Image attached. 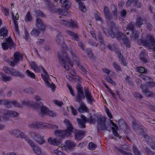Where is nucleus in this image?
<instances>
[{
    "mask_svg": "<svg viewBox=\"0 0 155 155\" xmlns=\"http://www.w3.org/2000/svg\"><path fill=\"white\" fill-rule=\"evenodd\" d=\"M64 123L66 125V130H57L54 131V134L61 138H64L71 135L72 132H74V129L69 120L65 119L64 120Z\"/></svg>",
    "mask_w": 155,
    "mask_h": 155,
    "instance_id": "1",
    "label": "nucleus"
},
{
    "mask_svg": "<svg viewBox=\"0 0 155 155\" xmlns=\"http://www.w3.org/2000/svg\"><path fill=\"white\" fill-rule=\"evenodd\" d=\"M108 32L113 38H117L118 40H123L127 36L121 32H119L117 28L114 23H111L108 29Z\"/></svg>",
    "mask_w": 155,
    "mask_h": 155,
    "instance_id": "2",
    "label": "nucleus"
},
{
    "mask_svg": "<svg viewBox=\"0 0 155 155\" xmlns=\"http://www.w3.org/2000/svg\"><path fill=\"white\" fill-rule=\"evenodd\" d=\"M58 58L59 63L61 65H63L64 68L66 70L68 71L69 70V65L66 64L65 60L68 62L69 64L72 67L73 66V63L70 59L68 57L66 53H63L60 55L58 54Z\"/></svg>",
    "mask_w": 155,
    "mask_h": 155,
    "instance_id": "3",
    "label": "nucleus"
},
{
    "mask_svg": "<svg viewBox=\"0 0 155 155\" xmlns=\"http://www.w3.org/2000/svg\"><path fill=\"white\" fill-rule=\"evenodd\" d=\"M141 42L144 46L149 47V49L155 51V40L152 36L150 35H147V39H142Z\"/></svg>",
    "mask_w": 155,
    "mask_h": 155,
    "instance_id": "4",
    "label": "nucleus"
},
{
    "mask_svg": "<svg viewBox=\"0 0 155 155\" xmlns=\"http://www.w3.org/2000/svg\"><path fill=\"white\" fill-rule=\"evenodd\" d=\"M76 89L77 93L75 97V101L79 103H81L82 100L85 97V96L84 95L83 88L81 84H77L76 85Z\"/></svg>",
    "mask_w": 155,
    "mask_h": 155,
    "instance_id": "5",
    "label": "nucleus"
},
{
    "mask_svg": "<svg viewBox=\"0 0 155 155\" xmlns=\"http://www.w3.org/2000/svg\"><path fill=\"white\" fill-rule=\"evenodd\" d=\"M0 105H5L6 107L8 108H11L12 105H14L16 107H22V106L20 104L18 103L17 101L4 99H0Z\"/></svg>",
    "mask_w": 155,
    "mask_h": 155,
    "instance_id": "6",
    "label": "nucleus"
},
{
    "mask_svg": "<svg viewBox=\"0 0 155 155\" xmlns=\"http://www.w3.org/2000/svg\"><path fill=\"white\" fill-rule=\"evenodd\" d=\"M3 69L6 73L10 74L13 76L18 77L21 78H23L24 77L23 74L13 68H11L7 67H4Z\"/></svg>",
    "mask_w": 155,
    "mask_h": 155,
    "instance_id": "7",
    "label": "nucleus"
},
{
    "mask_svg": "<svg viewBox=\"0 0 155 155\" xmlns=\"http://www.w3.org/2000/svg\"><path fill=\"white\" fill-rule=\"evenodd\" d=\"M14 58L13 61L9 60H7V62L12 67H14L18 62V61L22 58V57L20 53L18 51L16 52L14 54Z\"/></svg>",
    "mask_w": 155,
    "mask_h": 155,
    "instance_id": "8",
    "label": "nucleus"
},
{
    "mask_svg": "<svg viewBox=\"0 0 155 155\" xmlns=\"http://www.w3.org/2000/svg\"><path fill=\"white\" fill-rule=\"evenodd\" d=\"M5 39L6 42L2 43V48L4 50H6L8 48L11 49L12 48L14 47L15 44L10 37L7 39L5 38Z\"/></svg>",
    "mask_w": 155,
    "mask_h": 155,
    "instance_id": "9",
    "label": "nucleus"
},
{
    "mask_svg": "<svg viewBox=\"0 0 155 155\" xmlns=\"http://www.w3.org/2000/svg\"><path fill=\"white\" fill-rule=\"evenodd\" d=\"M26 141L32 147V149L36 154L38 155H41V149L38 146L35 145L33 141L29 139H27Z\"/></svg>",
    "mask_w": 155,
    "mask_h": 155,
    "instance_id": "10",
    "label": "nucleus"
},
{
    "mask_svg": "<svg viewBox=\"0 0 155 155\" xmlns=\"http://www.w3.org/2000/svg\"><path fill=\"white\" fill-rule=\"evenodd\" d=\"M28 127L30 128H44L46 124L42 122H33L28 124Z\"/></svg>",
    "mask_w": 155,
    "mask_h": 155,
    "instance_id": "11",
    "label": "nucleus"
},
{
    "mask_svg": "<svg viewBox=\"0 0 155 155\" xmlns=\"http://www.w3.org/2000/svg\"><path fill=\"white\" fill-rule=\"evenodd\" d=\"M10 134L14 136L21 138H25L27 136L23 132L18 130H13L10 132Z\"/></svg>",
    "mask_w": 155,
    "mask_h": 155,
    "instance_id": "12",
    "label": "nucleus"
},
{
    "mask_svg": "<svg viewBox=\"0 0 155 155\" xmlns=\"http://www.w3.org/2000/svg\"><path fill=\"white\" fill-rule=\"evenodd\" d=\"M84 91L86 97L88 101V102L90 104L92 105L93 102L94 101V100L91 95V93L89 91L88 88L85 89Z\"/></svg>",
    "mask_w": 155,
    "mask_h": 155,
    "instance_id": "13",
    "label": "nucleus"
},
{
    "mask_svg": "<svg viewBox=\"0 0 155 155\" xmlns=\"http://www.w3.org/2000/svg\"><path fill=\"white\" fill-rule=\"evenodd\" d=\"M35 25L40 30L44 31L45 30V27L41 20L37 18L36 20Z\"/></svg>",
    "mask_w": 155,
    "mask_h": 155,
    "instance_id": "14",
    "label": "nucleus"
},
{
    "mask_svg": "<svg viewBox=\"0 0 155 155\" xmlns=\"http://www.w3.org/2000/svg\"><path fill=\"white\" fill-rule=\"evenodd\" d=\"M49 109L46 107L42 106L40 107V112L39 115L41 117H43L45 115H47L49 113Z\"/></svg>",
    "mask_w": 155,
    "mask_h": 155,
    "instance_id": "15",
    "label": "nucleus"
},
{
    "mask_svg": "<svg viewBox=\"0 0 155 155\" xmlns=\"http://www.w3.org/2000/svg\"><path fill=\"white\" fill-rule=\"evenodd\" d=\"M31 64L32 68L34 71L36 72H39L40 70V68H41L43 70L45 74H46L47 76H48V75L47 74V72L45 71V69L41 67H40V66L38 67L35 62H32Z\"/></svg>",
    "mask_w": 155,
    "mask_h": 155,
    "instance_id": "16",
    "label": "nucleus"
},
{
    "mask_svg": "<svg viewBox=\"0 0 155 155\" xmlns=\"http://www.w3.org/2000/svg\"><path fill=\"white\" fill-rule=\"evenodd\" d=\"M4 114L7 116H9L12 117H17L19 114L17 112L13 111H8L7 110H5L4 111Z\"/></svg>",
    "mask_w": 155,
    "mask_h": 155,
    "instance_id": "17",
    "label": "nucleus"
},
{
    "mask_svg": "<svg viewBox=\"0 0 155 155\" xmlns=\"http://www.w3.org/2000/svg\"><path fill=\"white\" fill-rule=\"evenodd\" d=\"M43 79L45 82L46 85L48 87L52 89L53 91H54L55 86L54 84L51 82V84L48 81V78L46 76H43Z\"/></svg>",
    "mask_w": 155,
    "mask_h": 155,
    "instance_id": "18",
    "label": "nucleus"
},
{
    "mask_svg": "<svg viewBox=\"0 0 155 155\" xmlns=\"http://www.w3.org/2000/svg\"><path fill=\"white\" fill-rule=\"evenodd\" d=\"M74 135L75 139L77 140H80L84 137L85 132L84 131H77Z\"/></svg>",
    "mask_w": 155,
    "mask_h": 155,
    "instance_id": "19",
    "label": "nucleus"
},
{
    "mask_svg": "<svg viewBox=\"0 0 155 155\" xmlns=\"http://www.w3.org/2000/svg\"><path fill=\"white\" fill-rule=\"evenodd\" d=\"M139 37V34L137 31H132L130 34V38L131 40L135 41L138 39Z\"/></svg>",
    "mask_w": 155,
    "mask_h": 155,
    "instance_id": "20",
    "label": "nucleus"
},
{
    "mask_svg": "<svg viewBox=\"0 0 155 155\" xmlns=\"http://www.w3.org/2000/svg\"><path fill=\"white\" fill-rule=\"evenodd\" d=\"M56 40L58 44L61 45L64 44V38L61 33H59L58 34Z\"/></svg>",
    "mask_w": 155,
    "mask_h": 155,
    "instance_id": "21",
    "label": "nucleus"
},
{
    "mask_svg": "<svg viewBox=\"0 0 155 155\" xmlns=\"http://www.w3.org/2000/svg\"><path fill=\"white\" fill-rule=\"evenodd\" d=\"M48 142L51 145L54 146H58L60 144V142L56 139L50 137L48 140Z\"/></svg>",
    "mask_w": 155,
    "mask_h": 155,
    "instance_id": "22",
    "label": "nucleus"
},
{
    "mask_svg": "<svg viewBox=\"0 0 155 155\" xmlns=\"http://www.w3.org/2000/svg\"><path fill=\"white\" fill-rule=\"evenodd\" d=\"M61 3H63L62 6L64 10H67L70 7V3L69 1L67 0H60Z\"/></svg>",
    "mask_w": 155,
    "mask_h": 155,
    "instance_id": "23",
    "label": "nucleus"
},
{
    "mask_svg": "<svg viewBox=\"0 0 155 155\" xmlns=\"http://www.w3.org/2000/svg\"><path fill=\"white\" fill-rule=\"evenodd\" d=\"M85 0H79L78 1H76L78 3L79 5V8L83 12H85L86 11V7L82 1H84Z\"/></svg>",
    "mask_w": 155,
    "mask_h": 155,
    "instance_id": "24",
    "label": "nucleus"
},
{
    "mask_svg": "<svg viewBox=\"0 0 155 155\" xmlns=\"http://www.w3.org/2000/svg\"><path fill=\"white\" fill-rule=\"evenodd\" d=\"M78 110L81 113L83 111L87 112H88V109L84 104L81 102V106L78 109Z\"/></svg>",
    "mask_w": 155,
    "mask_h": 155,
    "instance_id": "25",
    "label": "nucleus"
},
{
    "mask_svg": "<svg viewBox=\"0 0 155 155\" xmlns=\"http://www.w3.org/2000/svg\"><path fill=\"white\" fill-rule=\"evenodd\" d=\"M45 136H43L42 137L41 135L39 137L38 139L35 142L38 143L39 144L42 145L46 143V141L44 139Z\"/></svg>",
    "mask_w": 155,
    "mask_h": 155,
    "instance_id": "26",
    "label": "nucleus"
},
{
    "mask_svg": "<svg viewBox=\"0 0 155 155\" xmlns=\"http://www.w3.org/2000/svg\"><path fill=\"white\" fill-rule=\"evenodd\" d=\"M75 146V143L71 140H68L66 141V147L69 149H72Z\"/></svg>",
    "mask_w": 155,
    "mask_h": 155,
    "instance_id": "27",
    "label": "nucleus"
},
{
    "mask_svg": "<svg viewBox=\"0 0 155 155\" xmlns=\"http://www.w3.org/2000/svg\"><path fill=\"white\" fill-rule=\"evenodd\" d=\"M141 88L142 92L145 93L146 96L149 97L152 96V93L149 91L148 89L143 86L141 87Z\"/></svg>",
    "mask_w": 155,
    "mask_h": 155,
    "instance_id": "28",
    "label": "nucleus"
},
{
    "mask_svg": "<svg viewBox=\"0 0 155 155\" xmlns=\"http://www.w3.org/2000/svg\"><path fill=\"white\" fill-rule=\"evenodd\" d=\"M95 117L97 118V120L98 125L105 123L106 120L105 118L101 117H97L96 115H95Z\"/></svg>",
    "mask_w": 155,
    "mask_h": 155,
    "instance_id": "29",
    "label": "nucleus"
},
{
    "mask_svg": "<svg viewBox=\"0 0 155 155\" xmlns=\"http://www.w3.org/2000/svg\"><path fill=\"white\" fill-rule=\"evenodd\" d=\"M30 134L31 137L35 141L40 135L39 134L34 132H30Z\"/></svg>",
    "mask_w": 155,
    "mask_h": 155,
    "instance_id": "30",
    "label": "nucleus"
},
{
    "mask_svg": "<svg viewBox=\"0 0 155 155\" xmlns=\"http://www.w3.org/2000/svg\"><path fill=\"white\" fill-rule=\"evenodd\" d=\"M77 121L81 128H84L85 127V124L86 122L87 121L82 120L80 118L77 119Z\"/></svg>",
    "mask_w": 155,
    "mask_h": 155,
    "instance_id": "31",
    "label": "nucleus"
},
{
    "mask_svg": "<svg viewBox=\"0 0 155 155\" xmlns=\"http://www.w3.org/2000/svg\"><path fill=\"white\" fill-rule=\"evenodd\" d=\"M40 32V31L38 29L35 28L32 30L31 32V34L32 35L35 37H38L39 36Z\"/></svg>",
    "mask_w": 155,
    "mask_h": 155,
    "instance_id": "32",
    "label": "nucleus"
},
{
    "mask_svg": "<svg viewBox=\"0 0 155 155\" xmlns=\"http://www.w3.org/2000/svg\"><path fill=\"white\" fill-rule=\"evenodd\" d=\"M143 20L142 18L140 17H139L136 19V21L135 24L138 27H140L143 24Z\"/></svg>",
    "mask_w": 155,
    "mask_h": 155,
    "instance_id": "33",
    "label": "nucleus"
},
{
    "mask_svg": "<svg viewBox=\"0 0 155 155\" xmlns=\"http://www.w3.org/2000/svg\"><path fill=\"white\" fill-rule=\"evenodd\" d=\"M32 17L30 12H28L26 14L25 18V21H31L32 20Z\"/></svg>",
    "mask_w": 155,
    "mask_h": 155,
    "instance_id": "34",
    "label": "nucleus"
},
{
    "mask_svg": "<svg viewBox=\"0 0 155 155\" xmlns=\"http://www.w3.org/2000/svg\"><path fill=\"white\" fill-rule=\"evenodd\" d=\"M132 127L135 130V131L140 127H141V126L138 123L136 120H134L132 123Z\"/></svg>",
    "mask_w": 155,
    "mask_h": 155,
    "instance_id": "35",
    "label": "nucleus"
},
{
    "mask_svg": "<svg viewBox=\"0 0 155 155\" xmlns=\"http://www.w3.org/2000/svg\"><path fill=\"white\" fill-rule=\"evenodd\" d=\"M135 25V23L134 22H131L128 25L127 27V29L130 30L132 31H134Z\"/></svg>",
    "mask_w": 155,
    "mask_h": 155,
    "instance_id": "36",
    "label": "nucleus"
},
{
    "mask_svg": "<svg viewBox=\"0 0 155 155\" xmlns=\"http://www.w3.org/2000/svg\"><path fill=\"white\" fill-rule=\"evenodd\" d=\"M137 71L140 73L147 74V70L142 67H138L136 68Z\"/></svg>",
    "mask_w": 155,
    "mask_h": 155,
    "instance_id": "37",
    "label": "nucleus"
},
{
    "mask_svg": "<svg viewBox=\"0 0 155 155\" xmlns=\"http://www.w3.org/2000/svg\"><path fill=\"white\" fill-rule=\"evenodd\" d=\"M123 42L127 48H130V41L127 36L123 40Z\"/></svg>",
    "mask_w": 155,
    "mask_h": 155,
    "instance_id": "38",
    "label": "nucleus"
},
{
    "mask_svg": "<svg viewBox=\"0 0 155 155\" xmlns=\"http://www.w3.org/2000/svg\"><path fill=\"white\" fill-rule=\"evenodd\" d=\"M48 10L53 13H60L61 12L60 9L54 7L53 5L51 8H49Z\"/></svg>",
    "mask_w": 155,
    "mask_h": 155,
    "instance_id": "39",
    "label": "nucleus"
},
{
    "mask_svg": "<svg viewBox=\"0 0 155 155\" xmlns=\"http://www.w3.org/2000/svg\"><path fill=\"white\" fill-rule=\"evenodd\" d=\"M68 26V27H70L71 28H75L77 27V24L74 21L71 19L69 21V23Z\"/></svg>",
    "mask_w": 155,
    "mask_h": 155,
    "instance_id": "40",
    "label": "nucleus"
},
{
    "mask_svg": "<svg viewBox=\"0 0 155 155\" xmlns=\"http://www.w3.org/2000/svg\"><path fill=\"white\" fill-rule=\"evenodd\" d=\"M111 7L112 8H114V10L113 12V17L114 18L117 19V13L116 7L114 4L111 5Z\"/></svg>",
    "mask_w": 155,
    "mask_h": 155,
    "instance_id": "41",
    "label": "nucleus"
},
{
    "mask_svg": "<svg viewBox=\"0 0 155 155\" xmlns=\"http://www.w3.org/2000/svg\"><path fill=\"white\" fill-rule=\"evenodd\" d=\"M98 38L99 39V42L101 45H104V41L103 38L102 34L101 33L99 32L97 36Z\"/></svg>",
    "mask_w": 155,
    "mask_h": 155,
    "instance_id": "42",
    "label": "nucleus"
},
{
    "mask_svg": "<svg viewBox=\"0 0 155 155\" xmlns=\"http://www.w3.org/2000/svg\"><path fill=\"white\" fill-rule=\"evenodd\" d=\"M113 65L114 69L119 71H122V68L120 65H118L116 62H114L113 63Z\"/></svg>",
    "mask_w": 155,
    "mask_h": 155,
    "instance_id": "43",
    "label": "nucleus"
},
{
    "mask_svg": "<svg viewBox=\"0 0 155 155\" xmlns=\"http://www.w3.org/2000/svg\"><path fill=\"white\" fill-rule=\"evenodd\" d=\"M2 77L3 80L5 82L10 81L12 80V78L10 77H8L4 74H2Z\"/></svg>",
    "mask_w": 155,
    "mask_h": 155,
    "instance_id": "44",
    "label": "nucleus"
},
{
    "mask_svg": "<svg viewBox=\"0 0 155 155\" xmlns=\"http://www.w3.org/2000/svg\"><path fill=\"white\" fill-rule=\"evenodd\" d=\"M44 3L45 5V6L48 10H49V8H51L53 6L51 2L50 1V0L44 2Z\"/></svg>",
    "mask_w": 155,
    "mask_h": 155,
    "instance_id": "45",
    "label": "nucleus"
},
{
    "mask_svg": "<svg viewBox=\"0 0 155 155\" xmlns=\"http://www.w3.org/2000/svg\"><path fill=\"white\" fill-rule=\"evenodd\" d=\"M21 104L25 106L33 105H34L33 102L25 100L22 101L21 102Z\"/></svg>",
    "mask_w": 155,
    "mask_h": 155,
    "instance_id": "46",
    "label": "nucleus"
},
{
    "mask_svg": "<svg viewBox=\"0 0 155 155\" xmlns=\"http://www.w3.org/2000/svg\"><path fill=\"white\" fill-rule=\"evenodd\" d=\"M13 21L14 24L15 26V31L18 34H19L20 31L19 30L18 26L17 24V22L16 21V20H15L14 18H13Z\"/></svg>",
    "mask_w": 155,
    "mask_h": 155,
    "instance_id": "47",
    "label": "nucleus"
},
{
    "mask_svg": "<svg viewBox=\"0 0 155 155\" xmlns=\"http://www.w3.org/2000/svg\"><path fill=\"white\" fill-rule=\"evenodd\" d=\"M26 74L27 75V76L31 78H34L35 76V74L33 73L30 72L29 70H28L26 71Z\"/></svg>",
    "mask_w": 155,
    "mask_h": 155,
    "instance_id": "48",
    "label": "nucleus"
},
{
    "mask_svg": "<svg viewBox=\"0 0 155 155\" xmlns=\"http://www.w3.org/2000/svg\"><path fill=\"white\" fill-rule=\"evenodd\" d=\"M46 124V126H45V127H48L53 129H58V126L54 125H53L50 124H48L47 123H45Z\"/></svg>",
    "mask_w": 155,
    "mask_h": 155,
    "instance_id": "49",
    "label": "nucleus"
},
{
    "mask_svg": "<svg viewBox=\"0 0 155 155\" xmlns=\"http://www.w3.org/2000/svg\"><path fill=\"white\" fill-rule=\"evenodd\" d=\"M60 23L61 25L66 26L67 27L69 26L68 25L69 21L65 20H61L60 21Z\"/></svg>",
    "mask_w": 155,
    "mask_h": 155,
    "instance_id": "50",
    "label": "nucleus"
},
{
    "mask_svg": "<svg viewBox=\"0 0 155 155\" xmlns=\"http://www.w3.org/2000/svg\"><path fill=\"white\" fill-rule=\"evenodd\" d=\"M24 38L26 41H30V38L28 33L26 30L25 31V35Z\"/></svg>",
    "mask_w": 155,
    "mask_h": 155,
    "instance_id": "51",
    "label": "nucleus"
},
{
    "mask_svg": "<svg viewBox=\"0 0 155 155\" xmlns=\"http://www.w3.org/2000/svg\"><path fill=\"white\" fill-rule=\"evenodd\" d=\"M8 34L7 30L5 28H2L0 30V34L7 35Z\"/></svg>",
    "mask_w": 155,
    "mask_h": 155,
    "instance_id": "52",
    "label": "nucleus"
},
{
    "mask_svg": "<svg viewBox=\"0 0 155 155\" xmlns=\"http://www.w3.org/2000/svg\"><path fill=\"white\" fill-rule=\"evenodd\" d=\"M96 119H97L96 117H95L93 118L92 117H90L89 118L87 119V121L88 122H89L90 123L92 124H94L95 122H96Z\"/></svg>",
    "mask_w": 155,
    "mask_h": 155,
    "instance_id": "53",
    "label": "nucleus"
},
{
    "mask_svg": "<svg viewBox=\"0 0 155 155\" xmlns=\"http://www.w3.org/2000/svg\"><path fill=\"white\" fill-rule=\"evenodd\" d=\"M140 77L145 81H147L148 80L152 79V78L144 75L141 74L140 75Z\"/></svg>",
    "mask_w": 155,
    "mask_h": 155,
    "instance_id": "54",
    "label": "nucleus"
},
{
    "mask_svg": "<svg viewBox=\"0 0 155 155\" xmlns=\"http://www.w3.org/2000/svg\"><path fill=\"white\" fill-rule=\"evenodd\" d=\"M133 2L135 4L136 6L138 8L140 7L142 5L141 2H138V0H134Z\"/></svg>",
    "mask_w": 155,
    "mask_h": 155,
    "instance_id": "55",
    "label": "nucleus"
},
{
    "mask_svg": "<svg viewBox=\"0 0 155 155\" xmlns=\"http://www.w3.org/2000/svg\"><path fill=\"white\" fill-rule=\"evenodd\" d=\"M89 148L91 150H94L96 147V145L92 142H90L89 144Z\"/></svg>",
    "mask_w": 155,
    "mask_h": 155,
    "instance_id": "56",
    "label": "nucleus"
},
{
    "mask_svg": "<svg viewBox=\"0 0 155 155\" xmlns=\"http://www.w3.org/2000/svg\"><path fill=\"white\" fill-rule=\"evenodd\" d=\"M133 151L135 155H141L140 152L138 150L137 147H134L133 148Z\"/></svg>",
    "mask_w": 155,
    "mask_h": 155,
    "instance_id": "57",
    "label": "nucleus"
},
{
    "mask_svg": "<svg viewBox=\"0 0 155 155\" xmlns=\"http://www.w3.org/2000/svg\"><path fill=\"white\" fill-rule=\"evenodd\" d=\"M35 13L37 16L41 17H44L45 15L40 10L35 11Z\"/></svg>",
    "mask_w": 155,
    "mask_h": 155,
    "instance_id": "58",
    "label": "nucleus"
},
{
    "mask_svg": "<svg viewBox=\"0 0 155 155\" xmlns=\"http://www.w3.org/2000/svg\"><path fill=\"white\" fill-rule=\"evenodd\" d=\"M72 37V39L74 41H79V38L78 37V35L77 33H74Z\"/></svg>",
    "mask_w": 155,
    "mask_h": 155,
    "instance_id": "59",
    "label": "nucleus"
},
{
    "mask_svg": "<svg viewBox=\"0 0 155 155\" xmlns=\"http://www.w3.org/2000/svg\"><path fill=\"white\" fill-rule=\"evenodd\" d=\"M53 102L56 105L59 107L61 106L63 104V103L61 101H59L57 100L53 101Z\"/></svg>",
    "mask_w": 155,
    "mask_h": 155,
    "instance_id": "60",
    "label": "nucleus"
},
{
    "mask_svg": "<svg viewBox=\"0 0 155 155\" xmlns=\"http://www.w3.org/2000/svg\"><path fill=\"white\" fill-rule=\"evenodd\" d=\"M112 130V132L114 136L116 137H118L119 136V134L117 133V130L116 129L113 127H112L111 128Z\"/></svg>",
    "mask_w": 155,
    "mask_h": 155,
    "instance_id": "61",
    "label": "nucleus"
},
{
    "mask_svg": "<svg viewBox=\"0 0 155 155\" xmlns=\"http://www.w3.org/2000/svg\"><path fill=\"white\" fill-rule=\"evenodd\" d=\"M135 131H136L139 134L141 135L144 134V130L143 128H141V127H140L137 130H135Z\"/></svg>",
    "mask_w": 155,
    "mask_h": 155,
    "instance_id": "62",
    "label": "nucleus"
},
{
    "mask_svg": "<svg viewBox=\"0 0 155 155\" xmlns=\"http://www.w3.org/2000/svg\"><path fill=\"white\" fill-rule=\"evenodd\" d=\"M67 86L71 94L74 97L75 96V94L72 87L69 84H67Z\"/></svg>",
    "mask_w": 155,
    "mask_h": 155,
    "instance_id": "63",
    "label": "nucleus"
},
{
    "mask_svg": "<svg viewBox=\"0 0 155 155\" xmlns=\"http://www.w3.org/2000/svg\"><path fill=\"white\" fill-rule=\"evenodd\" d=\"M54 152L56 155H66L61 151L58 150V149L54 150Z\"/></svg>",
    "mask_w": 155,
    "mask_h": 155,
    "instance_id": "64",
    "label": "nucleus"
}]
</instances>
